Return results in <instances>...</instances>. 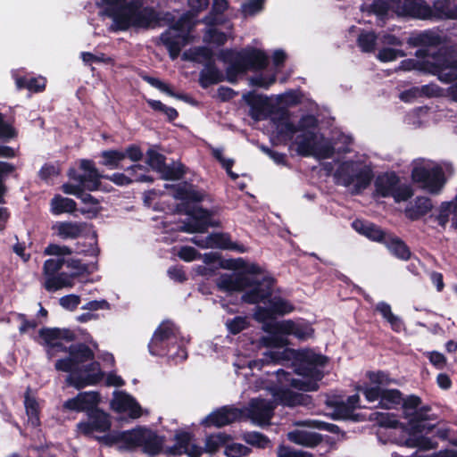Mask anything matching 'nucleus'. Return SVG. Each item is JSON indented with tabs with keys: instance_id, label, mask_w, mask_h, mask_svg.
Wrapping results in <instances>:
<instances>
[{
	"instance_id": "1",
	"label": "nucleus",
	"mask_w": 457,
	"mask_h": 457,
	"mask_svg": "<svg viewBox=\"0 0 457 457\" xmlns=\"http://www.w3.org/2000/svg\"><path fill=\"white\" fill-rule=\"evenodd\" d=\"M218 59L228 64L226 74L224 75L217 67L215 62L204 63L199 73V85L203 88H208L226 79L230 83H236L238 75L248 71L263 70L269 64L267 54L257 48L240 51L231 48L221 49L218 54Z\"/></svg>"
},
{
	"instance_id": "2",
	"label": "nucleus",
	"mask_w": 457,
	"mask_h": 457,
	"mask_svg": "<svg viewBox=\"0 0 457 457\" xmlns=\"http://www.w3.org/2000/svg\"><path fill=\"white\" fill-rule=\"evenodd\" d=\"M242 271L233 275H222L217 282L220 290L223 292H241L242 301L248 304H258L270 297L273 293L276 279L267 274L256 263H245L238 260Z\"/></svg>"
},
{
	"instance_id": "3",
	"label": "nucleus",
	"mask_w": 457,
	"mask_h": 457,
	"mask_svg": "<svg viewBox=\"0 0 457 457\" xmlns=\"http://www.w3.org/2000/svg\"><path fill=\"white\" fill-rule=\"evenodd\" d=\"M421 400L419 396L410 395L403 398L401 403L403 416L407 420L406 423L401 422L394 415L381 414L379 425L390 428H402L408 434L403 445L411 448L419 447L421 450H428V437L422 435L426 428V421L428 420V406L419 409Z\"/></svg>"
},
{
	"instance_id": "4",
	"label": "nucleus",
	"mask_w": 457,
	"mask_h": 457,
	"mask_svg": "<svg viewBox=\"0 0 457 457\" xmlns=\"http://www.w3.org/2000/svg\"><path fill=\"white\" fill-rule=\"evenodd\" d=\"M54 368L58 371L68 372L67 385L78 390L87 386L97 385L104 376L98 361H92L81 367H77L70 354L68 357L57 360Z\"/></svg>"
},
{
	"instance_id": "5",
	"label": "nucleus",
	"mask_w": 457,
	"mask_h": 457,
	"mask_svg": "<svg viewBox=\"0 0 457 457\" xmlns=\"http://www.w3.org/2000/svg\"><path fill=\"white\" fill-rule=\"evenodd\" d=\"M179 328L173 322L166 320L162 322L153 334L148 344L149 353L154 356H166L187 358L186 349L178 344Z\"/></svg>"
},
{
	"instance_id": "6",
	"label": "nucleus",
	"mask_w": 457,
	"mask_h": 457,
	"mask_svg": "<svg viewBox=\"0 0 457 457\" xmlns=\"http://www.w3.org/2000/svg\"><path fill=\"white\" fill-rule=\"evenodd\" d=\"M390 9L399 16L428 19V4L424 0H373L367 11L384 20Z\"/></svg>"
},
{
	"instance_id": "7",
	"label": "nucleus",
	"mask_w": 457,
	"mask_h": 457,
	"mask_svg": "<svg viewBox=\"0 0 457 457\" xmlns=\"http://www.w3.org/2000/svg\"><path fill=\"white\" fill-rule=\"evenodd\" d=\"M335 178L341 179L344 187L353 186L352 194L361 195L374 179V172L370 165H361L354 161L343 162L335 172Z\"/></svg>"
},
{
	"instance_id": "8",
	"label": "nucleus",
	"mask_w": 457,
	"mask_h": 457,
	"mask_svg": "<svg viewBox=\"0 0 457 457\" xmlns=\"http://www.w3.org/2000/svg\"><path fill=\"white\" fill-rule=\"evenodd\" d=\"M193 25L191 17L183 14L160 35L157 44L167 48L171 60H176L180 54L181 48L190 42Z\"/></svg>"
},
{
	"instance_id": "9",
	"label": "nucleus",
	"mask_w": 457,
	"mask_h": 457,
	"mask_svg": "<svg viewBox=\"0 0 457 457\" xmlns=\"http://www.w3.org/2000/svg\"><path fill=\"white\" fill-rule=\"evenodd\" d=\"M79 169L84 171L83 174L79 173L75 168H71L68 170V177L70 179L77 181L79 184L73 185L71 183H65L62 187L63 193L75 195L78 199L83 188H86L88 191L98 190L101 186L102 178L92 160H80Z\"/></svg>"
},
{
	"instance_id": "10",
	"label": "nucleus",
	"mask_w": 457,
	"mask_h": 457,
	"mask_svg": "<svg viewBox=\"0 0 457 457\" xmlns=\"http://www.w3.org/2000/svg\"><path fill=\"white\" fill-rule=\"evenodd\" d=\"M319 120L313 114H304L301 116L297 124H295L297 135L294 144L296 145V153L302 157H309L313 154L314 142L317 137V129Z\"/></svg>"
},
{
	"instance_id": "11",
	"label": "nucleus",
	"mask_w": 457,
	"mask_h": 457,
	"mask_svg": "<svg viewBox=\"0 0 457 457\" xmlns=\"http://www.w3.org/2000/svg\"><path fill=\"white\" fill-rule=\"evenodd\" d=\"M38 337L42 340L40 344L45 347L49 359L54 357L59 352L69 353V346L64 345L61 340L69 343L77 338L75 332L70 328L46 327L38 330Z\"/></svg>"
},
{
	"instance_id": "12",
	"label": "nucleus",
	"mask_w": 457,
	"mask_h": 457,
	"mask_svg": "<svg viewBox=\"0 0 457 457\" xmlns=\"http://www.w3.org/2000/svg\"><path fill=\"white\" fill-rule=\"evenodd\" d=\"M430 73L443 82H451L457 79V53L443 46L430 61Z\"/></svg>"
},
{
	"instance_id": "13",
	"label": "nucleus",
	"mask_w": 457,
	"mask_h": 457,
	"mask_svg": "<svg viewBox=\"0 0 457 457\" xmlns=\"http://www.w3.org/2000/svg\"><path fill=\"white\" fill-rule=\"evenodd\" d=\"M268 303V306L257 305L254 309L253 319L257 322H264L267 320H274L277 317H281L292 312L295 309L294 305L281 296H272L266 298L262 303Z\"/></svg>"
},
{
	"instance_id": "14",
	"label": "nucleus",
	"mask_w": 457,
	"mask_h": 457,
	"mask_svg": "<svg viewBox=\"0 0 457 457\" xmlns=\"http://www.w3.org/2000/svg\"><path fill=\"white\" fill-rule=\"evenodd\" d=\"M140 428L139 426L124 431L112 430L104 436H95V438L106 446L121 444L120 449L134 450L139 447Z\"/></svg>"
},
{
	"instance_id": "15",
	"label": "nucleus",
	"mask_w": 457,
	"mask_h": 457,
	"mask_svg": "<svg viewBox=\"0 0 457 457\" xmlns=\"http://www.w3.org/2000/svg\"><path fill=\"white\" fill-rule=\"evenodd\" d=\"M193 439V433L181 429L176 430L173 438L175 444L171 446H167L164 450V454L173 457L184 454L188 457H201L202 451L200 450V445L192 444Z\"/></svg>"
},
{
	"instance_id": "16",
	"label": "nucleus",
	"mask_w": 457,
	"mask_h": 457,
	"mask_svg": "<svg viewBox=\"0 0 457 457\" xmlns=\"http://www.w3.org/2000/svg\"><path fill=\"white\" fill-rule=\"evenodd\" d=\"M178 210L179 212H183L194 220L200 233H205L209 228L220 227L219 220H212V217L217 213L213 209L209 210L189 204H179Z\"/></svg>"
},
{
	"instance_id": "17",
	"label": "nucleus",
	"mask_w": 457,
	"mask_h": 457,
	"mask_svg": "<svg viewBox=\"0 0 457 457\" xmlns=\"http://www.w3.org/2000/svg\"><path fill=\"white\" fill-rule=\"evenodd\" d=\"M242 415V410L233 406L225 405L217 408L208 414L202 420L200 425L206 428L212 427L220 428L240 420Z\"/></svg>"
},
{
	"instance_id": "18",
	"label": "nucleus",
	"mask_w": 457,
	"mask_h": 457,
	"mask_svg": "<svg viewBox=\"0 0 457 457\" xmlns=\"http://www.w3.org/2000/svg\"><path fill=\"white\" fill-rule=\"evenodd\" d=\"M87 418V421H80L77 425L79 431L85 436H91L94 432H110L112 426L110 416L102 409L89 412Z\"/></svg>"
},
{
	"instance_id": "19",
	"label": "nucleus",
	"mask_w": 457,
	"mask_h": 457,
	"mask_svg": "<svg viewBox=\"0 0 457 457\" xmlns=\"http://www.w3.org/2000/svg\"><path fill=\"white\" fill-rule=\"evenodd\" d=\"M96 4L103 9V12L112 18L120 30L129 28V21L125 13V0H99Z\"/></svg>"
},
{
	"instance_id": "20",
	"label": "nucleus",
	"mask_w": 457,
	"mask_h": 457,
	"mask_svg": "<svg viewBox=\"0 0 457 457\" xmlns=\"http://www.w3.org/2000/svg\"><path fill=\"white\" fill-rule=\"evenodd\" d=\"M139 447L149 457H156L164 453L165 436L146 427L140 428Z\"/></svg>"
},
{
	"instance_id": "21",
	"label": "nucleus",
	"mask_w": 457,
	"mask_h": 457,
	"mask_svg": "<svg viewBox=\"0 0 457 457\" xmlns=\"http://www.w3.org/2000/svg\"><path fill=\"white\" fill-rule=\"evenodd\" d=\"M453 173L454 169L450 162H443L430 164V195L440 194Z\"/></svg>"
},
{
	"instance_id": "22",
	"label": "nucleus",
	"mask_w": 457,
	"mask_h": 457,
	"mask_svg": "<svg viewBox=\"0 0 457 457\" xmlns=\"http://www.w3.org/2000/svg\"><path fill=\"white\" fill-rule=\"evenodd\" d=\"M275 129L276 137L284 145L293 140L296 134L295 124L290 120V113L287 110H280L271 119Z\"/></svg>"
},
{
	"instance_id": "23",
	"label": "nucleus",
	"mask_w": 457,
	"mask_h": 457,
	"mask_svg": "<svg viewBox=\"0 0 457 457\" xmlns=\"http://www.w3.org/2000/svg\"><path fill=\"white\" fill-rule=\"evenodd\" d=\"M142 4V0H130L129 2L125 0V13L128 16L129 27L132 24L147 25L154 19V9L145 8L141 11Z\"/></svg>"
},
{
	"instance_id": "24",
	"label": "nucleus",
	"mask_w": 457,
	"mask_h": 457,
	"mask_svg": "<svg viewBox=\"0 0 457 457\" xmlns=\"http://www.w3.org/2000/svg\"><path fill=\"white\" fill-rule=\"evenodd\" d=\"M195 244L203 248H220L223 250H233L238 253H245L246 248L243 245L232 242L228 233H212L207 236L204 242Z\"/></svg>"
},
{
	"instance_id": "25",
	"label": "nucleus",
	"mask_w": 457,
	"mask_h": 457,
	"mask_svg": "<svg viewBox=\"0 0 457 457\" xmlns=\"http://www.w3.org/2000/svg\"><path fill=\"white\" fill-rule=\"evenodd\" d=\"M112 406L117 412H128L132 419L142 416V408L137 401L125 392H114Z\"/></svg>"
},
{
	"instance_id": "26",
	"label": "nucleus",
	"mask_w": 457,
	"mask_h": 457,
	"mask_svg": "<svg viewBox=\"0 0 457 457\" xmlns=\"http://www.w3.org/2000/svg\"><path fill=\"white\" fill-rule=\"evenodd\" d=\"M275 405L265 399L252 400L249 417L258 424H268L273 417Z\"/></svg>"
},
{
	"instance_id": "27",
	"label": "nucleus",
	"mask_w": 457,
	"mask_h": 457,
	"mask_svg": "<svg viewBox=\"0 0 457 457\" xmlns=\"http://www.w3.org/2000/svg\"><path fill=\"white\" fill-rule=\"evenodd\" d=\"M244 99L250 107L249 115L254 120H261L267 117V108L270 105L269 98L265 96L248 92Z\"/></svg>"
},
{
	"instance_id": "28",
	"label": "nucleus",
	"mask_w": 457,
	"mask_h": 457,
	"mask_svg": "<svg viewBox=\"0 0 457 457\" xmlns=\"http://www.w3.org/2000/svg\"><path fill=\"white\" fill-rule=\"evenodd\" d=\"M174 197L182 201L180 204H189L193 203H201L206 197L204 190H198L193 184L184 183L182 185L173 186Z\"/></svg>"
},
{
	"instance_id": "29",
	"label": "nucleus",
	"mask_w": 457,
	"mask_h": 457,
	"mask_svg": "<svg viewBox=\"0 0 457 457\" xmlns=\"http://www.w3.org/2000/svg\"><path fill=\"white\" fill-rule=\"evenodd\" d=\"M352 227L358 233L365 236L369 239L381 243L383 245L386 244L387 237H389L391 234L385 232L380 228V227L372 222H367L361 220H355L352 223Z\"/></svg>"
},
{
	"instance_id": "30",
	"label": "nucleus",
	"mask_w": 457,
	"mask_h": 457,
	"mask_svg": "<svg viewBox=\"0 0 457 457\" xmlns=\"http://www.w3.org/2000/svg\"><path fill=\"white\" fill-rule=\"evenodd\" d=\"M272 395L275 400L287 407H295L299 405H306L309 395L302 393L292 391L289 388L278 387L273 390Z\"/></svg>"
},
{
	"instance_id": "31",
	"label": "nucleus",
	"mask_w": 457,
	"mask_h": 457,
	"mask_svg": "<svg viewBox=\"0 0 457 457\" xmlns=\"http://www.w3.org/2000/svg\"><path fill=\"white\" fill-rule=\"evenodd\" d=\"M435 220L442 227L451 220V226L457 230V194L450 202H443L435 214Z\"/></svg>"
},
{
	"instance_id": "32",
	"label": "nucleus",
	"mask_w": 457,
	"mask_h": 457,
	"mask_svg": "<svg viewBox=\"0 0 457 457\" xmlns=\"http://www.w3.org/2000/svg\"><path fill=\"white\" fill-rule=\"evenodd\" d=\"M398 184H400V179L395 172L379 174L374 181L375 194L380 197H389Z\"/></svg>"
},
{
	"instance_id": "33",
	"label": "nucleus",
	"mask_w": 457,
	"mask_h": 457,
	"mask_svg": "<svg viewBox=\"0 0 457 457\" xmlns=\"http://www.w3.org/2000/svg\"><path fill=\"white\" fill-rule=\"evenodd\" d=\"M287 438L296 445L312 448L319 445L323 440L322 436L319 433L298 429L289 432Z\"/></svg>"
},
{
	"instance_id": "34",
	"label": "nucleus",
	"mask_w": 457,
	"mask_h": 457,
	"mask_svg": "<svg viewBox=\"0 0 457 457\" xmlns=\"http://www.w3.org/2000/svg\"><path fill=\"white\" fill-rule=\"evenodd\" d=\"M232 436L225 432H219L215 434H210L206 436L204 446H200L202 455L206 453L211 455L215 454L220 449L232 441Z\"/></svg>"
},
{
	"instance_id": "35",
	"label": "nucleus",
	"mask_w": 457,
	"mask_h": 457,
	"mask_svg": "<svg viewBox=\"0 0 457 457\" xmlns=\"http://www.w3.org/2000/svg\"><path fill=\"white\" fill-rule=\"evenodd\" d=\"M57 236L62 239H76L80 237L84 229V224L71 221H59L53 226Z\"/></svg>"
},
{
	"instance_id": "36",
	"label": "nucleus",
	"mask_w": 457,
	"mask_h": 457,
	"mask_svg": "<svg viewBox=\"0 0 457 457\" xmlns=\"http://www.w3.org/2000/svg\"><path fill=\"white\" fill-rule=\"evenodd\" d=\"M183 60L197 63H208L215 62L214 52L212 48L205 46H195L183 53Z\"/></svg>"
},
{
	"instance_id": "37",
	"label": "nucleus",
	"mask_w": 457,
	"mask_h": 457,
	"mask_svg": "<svg viewBox=\"0 0 457 457\" xmlns=\"http://www.w3.org/2000/svg\"><path fill=\"white\" fill-rule=\"evenodd\" d=\"M69 354L77 367L87 361H95L93 350L84 343L73 344L69 346Z\"/></svg>"
},
{
	"instance_id": "38",
	"label": "nucleus",
	"mask_w": 457,
	"mask_h": 457,
	"mask_svg": "<svg viewBox=\"0 0 457 457\" xmlns=\"http://www.w3.org/2000/svg\"><path fill=\"white\" fill-rule=\"evenodd\" d=\"M389 252L398 259L407 261L411 257V251L408 245L400 237L390 234L385 244Z\"/></svg>"
},
{
	"instance_id": "39",
	"label": "nucleus",
	"mask_w": 457,
	"mask_h": 457,
	"mask_svg": "<svg viewBox=\"0 0 457 457\" xmlns=\"http://www.w3.org/2000/svg\"><path fill=\"white\" fill-rule=\"evenodd\" d=\"M86 188H83L81 194L79 195V199L81 200V202L86 204L89 205L87 207H81L78 211L83 214L86 215L87 218L93 219L96 218L97 215L101 212V207L99 206L100 201L93 196L91 194L87 193L85 191Z\"/></svg>"
},
{
	"instance_id": "40",
	"label": "nucleus",
	"mask_w": 457,
	"mask_h": 457,
	"mask_svg": "<svg viewBox=\"0 0 457 457\" xmlns=\"http://www.w3.org/2000/svg\"><path fill=\"white\" fill-rule=\"evenodd\" d=\"M284 334L294 336L300 340H306L313 337L314 329L309 325L296 323L291 320H286Z\"/></svg>"
},
{
	"instance_id": "41",
	"label": "nucleus",
	"mask_w": 457,
	"mask_h": 457,
	"mask_svg": "<svg viewBox=\"0 0 457 457\" xmlns=\"http://www.w3.org/2000/svg\"><path fill=\"white\" fill-rule=\"evenodd\" d=\"M51 212L54 215L62 213H72L77 210V203L68 197H63L61 195H55L51 200Z\"/></svg>"
},
{
	"instance_id": "42",
	"label": "nucleus",
	"mask_w": 457,
	"mask_h": 457,
	"mask_svg": "<svg viewBox=\"0 0 457 457\" xmlns=\"http://www.w3.org/2000/svg\"><path fill=\"white\" fill-rule=\"evenodd\" d=\"M434 17L457 19V5H451L445 1H436L433 8H430V20Z\"/></svg>"
},
{
	"instance_id": "43",
	"label": "nucleus",
	"mask_w": 457,
	"mask_h": 457,
	"mask_svg": "<svg viewBox=\"0 0 457 457\" xmlns=\"http://www.w3.org/2000/svg\"><path fill=\"white\" fill-rule=\"evenodd\" d=\"M328 406L333 409L332 418L334 420H356L353 411L348 407L347 403L342 400H329Z\"/></svg>"
},
{
	"instance_id": "44",
	"label": "nucleus",
	"mask_w": 457,
	"mask_h": 457,
	"mask_svg": "<svg viewBox=\"0 0 457 457\" xmlns=\"http://www.w3.org/2000/svg\"><path fill=\"white\" fill-rule=\"evenodd\" d=\"M403 395L398 389H383L379 405L383 409H392L401 404Z\"/></svg>"
},
{
	"instance_id": "45",
	"label": "nucleus",
	"mask_w": 457,
	"mask_h": 457,
	"mask_svg": "<svg viewBox=\"0 0 457 457\" xmlns=\"http://www.w3.org/2000/svg\"><path fill=\"white\" fill-rule=\"evenodd\" d=\"M24 405L26 409V413L29 417V422L34 427H37L40 425L39 420V406L35 397H32L26 394L24 399Z\"/></svg>"
},
{
	"instance_id": "46",
	"label": "nucleus",
	"mask_w": 457,
	"mask_h": 457,
	"mask_svg": "<svg viewBox=\"0 0 457 457\" xmlns=\"http://www.w3.org/2000/svg\"><path fill=\"white\" fill-rule=\"evenodd\" d=\"M102 161L100 163L109 169L120 168V162L124 160L122 151L120 150H105L101 153Z\"/></svg>"
},
{
	"instance_id": "47",
	"label": "nucleus",
	"mask_w": 457,
	"mask_h": 457,
	"mask_svg": "<svg viewBox=\"0 0 457 457\" xmlns=\"http://www.w3.org/2000/svg\"><path fill=\"white\" fill-rule=\"evenodd\" d=\"M376 311L378 312L385 320H386L395 331H399L401 329V320L392 312L391 306L388 303L379 302L376 306Z\"/></svg>"
},
{
	"instance_id": "48",
	"label": "nucleus",
	"mask_w": 457,
	"mask_h": 457,
	"mask_svg": "<svg viewBox=\"0 0 457 457\" xmlns=\"http://www.w3.org/2000/svg\"><path fill=\"white\" fill-rule=\"evenodd\" d=\"M164 180H179L186 174V167L181 162L178 164L168 165L166 162L164 168L159 172Z\"/></svg>"
},
{
	"instance_id": "49",
	"label": "nucleus",
	"mask_w": 457,
	"mask_h": 457,
	"mask_svg": "<svg viewBox=\"0 0 457 457\" xmlns=\"http://www.w3.org/2000/svg\"><path fill=\"white\" fill-rule=\"evenodd\" d=\"M80 395H82L80 398L83 411H86L87 414H88L94 410H100V408H98V404L101 401V395L98 392H80Z\"/></svg>"
},
{
	"instance_id": "50",
	"label": "nucleus",
	"mask_w": 457,
	"mask_h": 457,
	"mask_svg": "<svg viewBox=\"0 0 457 457\" xmlns=\"http://www.w3.org/2000/svg\"><path fill=\"white\" fill-rule=\"evenodd\" d=\"M18 137V130L14 128L12 121L5 120L4 115L0 112V141L10 142Z\"/></svg>"
},
{
	"instance_id": "51",
	"label": "nucleus",
	"mask_w": 457,
	"mask_h": 457,
	"mask_svg": "<svg viewBox=\"0 0 457 457\" xmlns=\"http://www.w3.org/2000/svg\"><path fill=\"white\" fill-rule=\"evenodd\" d=\"M328 357L321 353H316L313 352H304L301 353L300 361L309 366L316 368H323L328 363Z\"/></svg>"
},
{
	"instance_id": "52",
	"label": "nucleus",
	"mask_w": 457,
	"mask_h": 457,
	"mask_svg": "<svg viewBox=\"0 0 457 457\" xmlns=\"http://www.w3.org/2000/svg\"><path fill=\"white\" fill-rule=\"evenodd\" d=\"M146 103L154 112L163 113L170 122L174 121L179 117V112L175 108L165 105L160 100L148 99Z\"/></svg>"
},
{
	"instance_id": "53",
	"label": "nucleus",
	"mask_w": 457,
	"mask_h": 457,
	"mask_svg": "<svg viewBox=\"0 0 457 457\" xmlns=\"http://www.w3.org/2000/svg\"><path fill=\"white\" fill-rule=\"evenodd\" d=\"M419 71L423 73H428V60L419 61L416 59H405L403 60L395 71Z\"/></svg>"
},
{
	"instance_id": "54",
	"label": "nucleus",
	"mask_w": 457,
	"mask_h": 457,
	"mask_svg": "<svg viewBox=\"0 0 457 457\" xmlns=\"http://www.w3.org/2000/svg\"><path fill=\"white\" fill-rule=\"evenodd\" d=\"M377 35L370 32H361L357 38V45L363 53H373L376 49Z\"/></svg>"
},
{
	"instance_id": "55",
	"label": "nucleus",
	"mask_w": 457,
	"mask_h": 457,
	"mask_svg": "<svg viewBox=\"0 0 457 457\" xmlns=\"http://www.w3.org/2000/svg\"><path fill=\"white\" fill-rule=\"evenodd\" d=\"M243 439L246 444L260 449L267 448L270 443L267 436L256 431L245 433Z\"/></svg>"
},
{
	"instance_id": "56",
	"label": "nucleus",
	"mask_w": 457,
	"mask_h": 457,
	"mask_svg": "<svg viewBox=\"0 0 457 457\" xmlns=\"http://www.w3.org/2000/svg\"><path fill=\"white\" fill-rule=\"evenodd\" d=\"M147 165L151 167L153 170L157 172L162 171L166 162V157L164 154L158 153L157 151L150 148L146 152V162Z\"/></svg>"
},
{
	"instance_id": "57",
	"label": "nucleus",
	"mask_w": 457,
	"mask_h": 457,
	"mask_svg": "<svg viewBox=\"0 0 457 457\" xmlns=\"http://www.w3.org/2000/svg\"><path fill=\"white\" fill-rule=\"evenodd\" d=\"M428 97V84L421 87H412L400 93V99L405 103H410L418 97Z\"/></svg>"
},
{
	"instance_id": "58",
	"label": "nucleus",
	"mask_w": 457,
	"mask_h": 457,
	"mask_svg": "<svg viewBox=\"0 0 457 457\" xmlns=\"http://www.w3.org/2000/svg\"><path fill=\"white\" fill-rule=\"evenodd\" d=\"M140 77L144 81L147 82L152 87L161 90L162 92L168 94L170 96H175L179 99H185L187 97V96H184L181 95L175 94L167 84H165L164 82H162V80H160L157 78L149 76L145 73H141Z\"/></svg>"
},
{
	"instance_id": "59",
	"label": "nucleus",
	"mask_w": 457,
	"mask_h": 457,
	"mask_svg": "<svg viewBox=\"0 0 457 457\" xmlns=\"http://www.w3.org/2000/svg\"><path fill=\"white\" fill-rule=\"evenodd\" d=\"M297 373L303 378L319 382L324 378V372L319 368L309 366L308 364L301 362L297 368Z\"/></svg>"
},
{
	"instance_id": "60",
	"label": "nucleus",
	"mask_w": 457,
	"mask_h": 457,
	"mask_svg": "<svg viewBox=\"0 0 457 457\" xmlns=\"http://www.w3.org/2000/svg\"><path fill=\"white\" fill-rule=\"evenodd\" d=\"M428 212V198L424 197L420 204H415L405 209V216L411 220H417Z\"/></svg>"
},
{
	"instance_id": "61",
	"label": "nucleus",
	"mask_w": 457,
	"mask_h": 457,
	"mask_svg": "<svg viewBox=\"0 0 457 457\" xmlns=\"http://www.w3.org/2000/svg\"><path fill=\"white\" fill-rule=\"evenodd\" d=\"M68 285V279L63 273L47 276L45 282V288L47 291H57Z\"/></svg>"
},
{
	"instance_id": "62",
	"label": "nucleus",
	"mask_w": 457,
	"mask_h": 457,
	"mask_svg": "<svg viewBox=\"0 0 457 457\" xmlns=\"http://www.w3.org/2000/svg\"><path fill=\"white\" fill-rule=\"evenodd\" d=\"M286 334H274L262 337V343L265 347L281 348L288 345L289 341Z\"/></svg>"
},
{
	"instance_id": "63",
	"label": "nucleus",
	"mask_w": 457,
	"mask_h": 457,
	"mask_svg": "<svg viewBox=\"0 0 457 457\" xmlns=\"http://www.w3.org/2000/svg\"><path fill=\"white\" fill-rule=\"evenodd\" d=\"M276 457H313V454L302 450H295L289 445L280 444L276 450Z\"/></svg>"
},
{
	"instance_id": "64",
	"label": "nucleus",
	"mask_w": 457,
	"mask_h": 457,
	"mask_svg": "<svg viewBox=\"0 0 457 457\" xmlns=\"http://www.w3.org/2000/svg\"><path fill=\"white\" fill-rule=\"evenodd\" d=\"M252 450L238 443H233V444H227L224 450V454L227 457H242V456H247L250 454Z\"/></svg>"
}]
</instances>
